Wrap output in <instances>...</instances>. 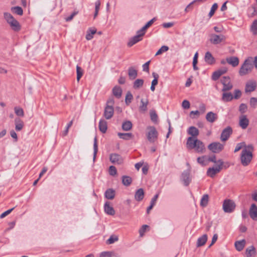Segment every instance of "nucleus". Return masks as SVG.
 I'll use <instances>...</instances> for the list:
<instances>
[{
  "label": "nucleus",
  "instance_id": "nucleus-47",
  "mask_svg": "<svg viewBox=\"0 0 257 257\" xmlns=\"http://www.w3.org/2000/svg\"><path fill=\"white\" fill-rule=\"evenodd\" d=\"M93 149H94L93 160H94L96 158V154H97V153L98 151V146H97L96 137H95L94 140Z\"/></svg>",
  "mask_w": 257,
  "mask_h": 257
},
{
  "label": "nucleus",
  "instance_id": "nucleus-61",
  "mask_svg": "<svg viewBox=\"0 0 257 257\" xmlns=\"http://www.w3.org/2000/svg\"><path fill=\"white\" fill-rule=\"evenodd\" d=\"M241 95V91L238 89H235L234 92L233 98L238 99Z\"/></svg>",
  "mask_w": 257,
  "mask_h": 257
},
{
  "label": "nucleus",
  "instance_id": "nucleus-54",
  "mask_svg": "<svg viewBox=\"0 0 257 257\" xmlns=\"http://www.w3.org/2000/svg\"><path fill=\"white\" fill-rule=\"evenodd\" d=\"M90 33H88L86 35V39L87 40H90L93 38V35L96 33V31L95 30H90Z\"/></svg>",
  "mask_w": 257,
  "mask_h": 257
},
{
  "label": "nucleus",
  "instance_id": "nucleus-15",
  "mask_svg": "<svg viewBox=\"0 0 257 257\" xmlns=\"http://www.w3.org/2000/svg\"><path fill=\"white\" fill-rule=\"evenodd\" d=\"M181 180L183 182L185 186H187L189 185L191 180L189 170H185L182 173L181 176Z\"/></svg>",
  "mask_w": 257,
  "mask_h": 257
},
{
  "label": "nucleus",
  "instance_id": "nucleus-53",
  "mask_svg": "<svg viewBox=\"0 0 257 257\" xmlns=\"http://www.w3.org/2000/svg\"><path fill=\"white\" fill-rule=\"evenodd\" d=\"M204 0H194L191 3H190L185 8V11L187 12L189 11L190 9H192V5L196 3L197 2H203Z\"/></svg>",
  "mask_w": 257,
  "mask_h": 257
},
{
  "label": "nucleus",
  "instance_id": "nucleus-37",
  "mask_svg": "<svg viewBox=\"0 0 257 257\" xmlns=\"http://www.w3.org/2000/svg\"><path fill=\"white\" fill-rule=\"evenodd\" d=\"M233 98V96L230 92L223 93L222 94V100L225 102L231 101Z\"/></svg>",
  "mask_w": 257,
  "mask_h": 257
},
{
  "label": "nucleus",
  "instance_id": "nucleus-59",
  "mask_svg": "<svg viewBox=\"0 0 257 257\" xmlns=\"http://www.w3.org/2000/svg\"><path fill=\"white\" fill-rule=\"evenodd\" d=\"M118 240V237L117 236H111L107 240V244H112L115 241Z\"/></svg>",
  "mask_w": 257,
  "mask_h": 257
},
{
  "label": "nucleus",
  "instance_id": "nucleus-64",
  "mask_svg": "<svg viewBox=\"0 0 257 257\" xmlns=\"http://www.w3.org/2000/svg\"><path fill=\"white\" fill-rule=\"evenodd\" d=\"M111 251H103L100 253V257H111Z\"/></svg>",
  "mask_w": 257,
  "mask_h": 257
},
{
  "label": "nucleus",
  "instance_id": "nucleus-11",
  "mask_svg": "<svg viewBox=\"0 0 257 257\" xmlns=\"http://www.w3.org/2000/svg\"><path fill=\"white\" fill-rule=\"evenodd\" d=\"M221 83L223 85L222 88L223 91H227L232 88L233 85L231 83L230 77L228 76H224L221 80Z\"/></svg>",
  "mask_w": 257,
  "mask_h": 257
},
{
  "label": "nucleus",
  "instance_id": "nucleus-9",
  "mask_svg": "<svg viewBox=\"0 0 257 257\" xmlns=\"http://www.w3.org/2000/svg\"><path fill=\"white\" fill-rule=\"evenodd\" d=\"M144 35L145 32H141L140 30L138 31L137 35L130 39L127 43V46L128 47H132L138 42L141 41Z\"/></svg>",
  "mask_w": 257,
  "mask_h": 257
},
{
  "label": "nucleus",
  "instance_id": "nucleus-40",
  "mask_svg": "<svg viewBox=\"0 0 257 257\" xmlns=\"http://www.w3.org/2000/svg\"><path fill=\"white\" fill-rule=\"evenodd\" d=\"M156 20V18H154L153 19L151 20L150 21H149L141 29H140L141 32H145V33L146 30L148 28H149Z\"/></svg>",
  "mask_w": 257,
  "mask_h": 257
},
{
  "label": "nucleus",
  "instance_id": "nucleus-23",
  "mask_svg": "<svg viewBox=\"0 0 257 257\" xmlns=\"http://www.w3.org/2000/svg\"><path fill=\"white\" fill-rule=\"evenodd\" d=\"M226 62L233 67L237 66L239 64V59L236 57H230L226 58Z\"/></svg>",
  "mask_w": 257,
  "mask_h": 257
},
{
  "label": "nucleus",
  "instance_id": "nucleus-12",
  "mask_svg": "<svg viewBox=\"0 0 257 257\" xmlns=\"http://www.w3.org/2000/svg\"><path fill=\"white\" fill-rule=\"evenodd\" d=\"M232 128L229 126L223 130L220 136L221 141L223 142L226 141L232 134Z\"/></svg>",
  "mask_w": 257,
  "mask_h": 257
},
{
  "label": "nucleus",
  "instance_id": "nucleus-63",
  "mask_svg": "<svg viewBox=\"0 0 257 257\" xmlns=\"http://www.w3.org/2000/svg\"><path fill=\"white\" fill-rule=\"evenodd\" d=\"M182 107L185 109H188L190 107V102L187 100H184L182 102Z\"/></svg>",
  "mask_w": 257,
  "mask_h": 257
},
{
  "label": "nucleus",
  "instance_id": "nucleus-50",
  "mask_svg": "<svg viewBox=\"0 0 257 257\" xmlns=\"http://www.w3.org/2000/svg\"><path fill=\"white\" fill-rule=\"evenodd\" d=\"M245 147H246V146H245L244 143H238L235 147L234 152L235 153H236V152L239 151L240 150H241L243 148H244Z\"/></svg>",
  "mask_w": 257,
  "mask_h": 257
},
{
  "label": "nucleus",
  "instance_id": "nucleus-35",
  "mask_svg": "<svg viewBox=\"0 0 257 257\" xmlns=\"http://www.w3.org/2000/svg\"><path fill=\"white\" fill-rule=\"evenodd\" d=\"M132 182V179L128 176H123L122 177V183L125 186H130Z\"/></svg>",
  "mask_w": 257,
  "mask_h": 257
},
{
  "label": "nucleus",
  "instance_id": "nucleus-18",
  "mask_svg": "<svg viewBox=\"0 0 257 257\" xmlns=\"http://www.w3.org/2000/svg\"><path fill=\"white\" fill-rule=\"evenodd\" d=\"M204 60L206 63L209 65L215 63V60L210 52H207L205 54Z\"/></svg>",
  "mask_w": 257,
  "mask_h": 257
},
{
  "label": "nucleus",
  "instance_id": "nucleus-19",
  "mask_svg": "<svg viewBox=\"0 0 257 257\" xmlns=\"http://www.w3.org/2000/svg\"><path fill=\"white\" fill-rule=\"evenodd\" d=\"M104 209L105 212L110 215H113L115 214V211L113 208L110 206V202H106L104 206Z\"/></svg>",
  "mask_w": 257,
  "mask_h": 257
},
{
  "label": "nucleus",
  "instance_id": "nucleus-10",
  "mask_svg": "<svg viewBox=\"0 0 257 257\" xmlns=\"http://www.w3.org/2000/svg\"><path fill=\"white\" fill-rule=\"evenodd\" d=\"M224 148V145L219 142H214L209 144L208 149L214 153L220 152Z\"/></svg>",
  "mask_w": 257,
  "mask_h": 257
},
{
  "label": "nucleus",
  "instance_id": "nucleus-42",
  "mask_svg": "<svg viewBox=\"0 0 257 257\" xmlns=\"http://www.w3.org/2000/svg\"><path fill=\"white\" fill-rule=\"evenodd\" d=\"M250 30L254 35H257V20H254L251 26Z\"/></svg>",
  "mask_w": 257,
  "mask_h": 257
},
{
  "label": "nucleus",
  "instance_id": "nucleus-6",
  "mask_svg": "<svg viewBox=\"0 0 257 257\" xmlns=\"http://www.w3.org/2000/svg\"><path fill=\"white\" fill-rule=\"evenodd\" d=\"M148 132L147 134V137L148 141L151 143L155 142L158 136V133L156 128L153 126H149L147 127Z\"/></svg>",
  "mask_w": 257,
  "mask_h": 257
},
{
  "label": "nucleus",
  "instance_id": "nucleus-13",
  "mask_svg": "<svg viewBox=\"0 0 257 257\" xmlns=\"http://www.w3.org/2000/svg\"><path fill=\"white\" fill-rule=\"evenodd\" d=\"M225 39V37L223 35H218L213 34L210 35V38L209 40L212 44L214 45H217L224 41Z\"/></svg>",
  "mask_w": 257,
  "mask_h": 257
},
{
  "label": "nucleus",
  "instance_id": "nucleus-56",
  "mask_svg": "<svg viewBox=\"0 0 257 257\" xmlns=\"http://www.w3.org/2000/svg\"><path fill=\"white\" fill-rule=\"evenodd\" d=\"M109 173L111 176H114L117 173L116 168L113 166H111L109 168Z\"/></svg>",
  "mask_w": 257,
  "mask_h": 257
},
{
  "label": "nucleus",
  "instance_id": "nucleus-34",
  "mask_svg": "<svg viewBox=\"0 0 257 257\" xmlns=\"http://www.w3.org/2000/svg\"><path fill=\"white\" fill-rule=\"evenodd\" d=\"M118 136L120 139H122L125 140H128L132 139L134 136H133V134L130 133H118Z\"/></svg>",
  "mask_w": 257,
  "mask_h": 257
},
{
  "label": "nucleus",
  "instance_id": "nucleus-58",
  "mask_svg": "<svg viewBox=\"0 0 257 257\" xmlns=\"http://www.w3.org/2000/svg\"><path fill=\"white\" fill-rule=\"evenodd\" d=\"M149 226L148 225H143L141 229L139 230V233L141 236H143L147 228H148Z\"/></svg>",
  "mask_w": 257,
  "mask_h": 257
},
{
  "label": "nucleus",
  "instance_id": "nucleus-30",
  "mask_svg": "<svg viewBox=\"0 0 257 257\" xmlns=\"http://www.w3.org/2000/svg\"><path fill=\"white\" fill-rule=\"evenodd\" d=\"M112 93L116 98H119L121 96L122 89L120 86H115L112 89Z\"/></svg>",
  "mask_w": 257,
  "mask_h": 257
},
{
  "label": "nucleus",
  "instance_id": "nucleus-43",
  "mask_svg": "<svg viewBox=\"0 0 257 257\" xmlns=\"http://www.w3.org/2000/svg\"><path fill=\"white\" fill-rule=\"evenodd\" d=\"M76 72H77V80L78 81H79L80 78L83 75V70L81 69V68L78 65H77L76 66Z\"/></svg>",
  "mask_w": 257,
  "mask_h": 257
},
{
  "label": "nucleus",
  "instance_id": "nucleus-5",
  "mask_svg": "<svg viewBox=\"0 0 257 257\" xmlns=\"http://www.w3.org/2000/svg\"><path fill=\"white\" fill-rule=\"evenodd\" d=\"M114 100L112 97H109L107 100L106 106L104 108L103 115L106 119H110L113 115V105Z\"/></svg>",
  "mask_w": 257,
  "mask_h": 257
},
{
  "label": "nucleus",
  "instance_id": "nucleus-25",
  "mask_svg": "<svg viewBox=\"0 0 257 257\" xmlns=\"http://www.w3.org/2000/svg\"><path fill=\"white\" fill-rule=\"evenodd\" d=\"M128 75L130 79H135L138 76V71L134 67H130L128 69Z\"/></svg>",
  "mask_w": 257,
  "mask_h": 257
},
{
  "label": "nucleus",
  "instance_id": "nucleus-16",
  "mask_svg": "<svg viewBox=\"0 0 257 257\" xmlns=\"http://www.w3.org/2000/svg\"><path fill=\"white\" fill-rule=\"evenodd\" d=\"M256 82L254 80L248 81L245 85V92H251L255 90L256 88Z\"/></svg>",
  "mask_w": 257,
  "mask_h": 257
},
{
  "label": "nucleus",
  "instance_id": "nucleus-22",
  "mask_svg": "<svg viewBox=\"0 0 257 257\" xmlns=\"http://www.w3.org/2000/svg\"><path fill=\"white\" fill-rule=\"evenodd\" d=\"M206 119L207 121L213 123L217 119V115L212 111H210L207 113Z\"/></svg>",
  "mask_w": 257,
  "mask_h": 257
},
{
  "label": "nucleus",
  "instance_id": "nucleus-14",
  "mask_svg": "<svg viewBox=\"0 0 257 257\" xmlns=\"http://www.w3.org/2000/svg\"><path fill=\"white\" fill-rule=\"evenodd\" d=\"M110 162L115 164L120 165L123 162V159L119 154L113 153L111 154L109 156Z\"/></svg>",
  "mask_w": 257,
  "mask_h": 257
},
{
  "label": "nucleus",
  "instance_id": "nucleus-21",
  "mask_svg": "<svg viewBox=\"0 0 257 257\" xmlns=\"http://www.w3.org/2000/svg\"><path fill=\"white\" fill-rule=\"evenodd\" d=\"M188 134L191 136V137L197 139V137L199 134V130L195 126H190L187 131Z\"/></svg>",
  "mask_w": 257,
  "mask_h": 257
},
{
  "label": "nucleus",
  "instance_id": "nucleus-62",
  "mask_svg": "<svg viewBox=\"0 0 257 257\" xmlns=\"http://www.w3.org/2000/svg\"><path fill=\"white\" fill-rule=\"evenodd\" d=\"M78 13V11H74V12H73L72 13V14L70 16L65 18L66 21L69 22V21H71L73 19V18H74V17L75 16H76Z\"/></svg>",
  "mask_w": 257,
  "mask_h": 257
},
{
  "label": "nucleus",
  "instance_id": "nucleus-48",
  "mask_svg": "<svg viewBox=\"0 0 257 257\" xmlns=\"http://www.w3.org/2000/svg\"><path fill=\"white\" fill-rule=\"evenodd\" d=\"M133 96L130 92H127L125 96V103L127 105L129 104L133 99Z\"/></svg>",
  "mask_w": 257,
  "mask_h": 257
},
{
  "label": "nucleus",
  "instance_id": "nucleus-32",
  "mask_svg": "<svg viewBox=\"0 0 257 257\" xmlns=\"http://www.w3.org/2000/svg\"><path fill=\"white\" fill-rule=\"evenodd\" d=\"M207 240V235L206 234H203L202 236L199 237L197 242V246L198 247L204 245L206 242Z\"/></svg>",
  "mask_w": 257,
  "mask_h": 257
},
{
  "label": "nucleus",
  "instance_id": "nucleus-60",
  "mask_svg": "<svg viewBox=\"0 0 257 257\" xmlns=\"http://www.w3.org/2000/svg\"><path fill=\"white\" fill-rule=\"evenodd\" d=\"M150 63V61H149L145 63L143 65V70L144 71L148 72L149 71V64Z\"/></svg>",
  "mask_w": 257,
  "mask_h": 257
},
{
  "label": "nucleus",
  "instance_id": "nucleus-45",
  "mask_svg": "<svg viewBox=\"0 0 257 257\" xmlns=\"http://www.w3.org/2000/svg\"><path fill=\"white\" fill-rule=\"evenodd\" d=\"M14 110L17 115L22 117L24 116V112L23 109L22 108L15 107Z\"/></svg>",
  "mask_w": 257,
  "mask_h": 257
},
{
  "label": "nucleus",
  "instance_id": "nucleus-33",
  "mask_svg": "<svg viewBox=\"0 0 257 257\" xmlns=\"http://www.w3.org/2000/svg\"><path fill=\"white\" fill-rule=\"evenodd\" d=\"M105 197L108 199L112 200L115 197V191L112 189H108L105 192Z\"/></svg>",
  "mask_w": 257,
  "mask_h": 257
},
{
  "label": "nucleus",
  "instance_id": "nucleus-51",
  "mask_svg": "<svg viewBox=\"0 0 257 257\" xmlns=\"http://www.w3.org/2000/svg\"><path fill=\"white\" fill-rule=\"evenodd\" d=\"M221 75V73H220L219 71H216L214 72L212 75V79L213 80L216 81L220 77V76Z\"/></svg>",
  "mask_w": 257,
  "mask_h": 257
},
{
  "label": "nucleus",
  "instance_id": "nucleus-36",
  "mask_svg": "<svg viewBox=\"0 0 257 257\" xmlns=\"http://www.w3.org/2000/svg\"><path fill=\"white\" fill-rule=\"evenodd\" d=\"M144 80L142 79H138L134 82L133 87L134 89H139L142 87L144 84Z\"/></svg>",
  "mask_w": 257,
  "mask_h": 257
},
{
  "label": "nucleus",
  "instance_id": "nucleus-28",
  "mask_svg": "<svg viewBox=\"0 0 257 257\" xmlns=\"http://www.w3.org/2000/svg\"><path fill=\"white\" fill-rule=\"evenodd\" d=\"M255 249L253 246L248 247L245 250V255L246 257H252L255 255Z\"/></svg>",
  "mask_w": 257,
  "mask_h": 257
},
{
  "label": "nucleus",
  "instance_id": "nucleus-46",
  "mask_svg": "<svg viewBox=\"0 0 257 257\" xmlns=\"http://www.w3.org/2000/svg\"><path fill=\"white\" fill-rule=\"evenodd\" d=\"M217 8H218L217 4L214 3L212 6V7L211 8L210 11V12H209V13L208 14V16H209V18H211V17H212L213 16L215 11L217 9Z\"/></svg>",
  "mask_w": 257,
  "mask_h": 257
},
{
  "label": "nucleus",
  "instance_id": "nucleus-4",
  "mask_svg": "<svg viewBox=\"0 0 257 257\" xmlns=\"http://www.w3.org/2000/svg\"><path fill=\"white\" fill-rule=\"evenodd\" d=\"M252 62L253 58L252 57H249L246 58L240 68L239 74L242 76L250 73L253 68Z\"/></svg>",
  "mask_w": 257,
  "mask_h": 257
},
{
  "label": "nucleus",
  "instance_id": "nucleus-41",
  "mask_svg": "<svg viewBox=\"0 0 257 257\" xmlns=\"http://www.w3.org/2000/svg\"><path fill=\"white\" fill-rule=\"evenodd\" d=\"M141 105L140 106V110L142 111H145L147 109V105L148 101L146 100L145 101L144 99H142L141 100Z\"/></svg>",
  "mask_w": 257,
  "mask_h": 257
},
{
  "label": "nucleus",
  "instance_id": "nucleus-38",
  "mask_svg": "<svg viewBox=\"0 0 257 257\" xmlns=\"http://www.w3.org/2000/svg\"><path fill=\"white\" fill-rule=\"evenodd\" d=\"M132 127V123L130 121H125L122 123V128L125 131L130 130Z\"/></svg>",
  "mask_w": 257,
  "mask_h": 257
},
{
  "label": "nucleus",
  "instance_id": "nucleus-8",
  "mask_svg": "<svg viewBox=\"0 0 257 257\" xmlns=\"http://www.w3.org/2000/svg\"><path fill=\"white\" fill-rule=\"evenodd\" d=\"M217 162L219 163L218 165L208 169L207 171V175L208 176L213 178L221 170L222 166L223 164V161L221 160H219Z\"/></svg>",
  "mask_w": 257,
  "mask_h": 257
},
{
  "label": "nucleus",
  "instance_id": "nucleus-26",
  "mask_svg": "<svg viewBox=\"0 0 257 257\" xmlns=\"http://www.w3.org/2000/svg\"><path fill=\"white\" fill-rule=\"evenodd\" d=\"M245 243L246 241L245 239L236 241L234 243L236 249L238 251H241L244 247Z\"/></svg>",
  "mask_w": 257,
  "mask_h": 257
},
{
  "label": "nucleus",
  "instance_id": "nucleus-27",
  "mask_svg": "<svg viewBox=\"0 0 257 257\" xmlns=\"http://www.w3.org/2000/svg\"><path fill=\"white\" fill-rule=\"evenodd\" d=\"M15 130L17 131H21L24 126V122L19 118H15Z\"/></svg>",
  "mask_w": 257,
  "mask_h": 257
},
{
  "label": "nucleus",
  "instance_id": "nucleus-3",
  "mask_svg": "<svg viewBox=\"0 0 257 257\" xmlns=\"http://www.w3.org/2000/svg\"><path fill=\"white\" fill-rule=\"evenodd\" d=\"M4 18L13 31L17 32L21 30V24L11 14L8 12H4Z\"/></svg>",
  "mask_w": 257,
  "mask_h": 257
},
{
  "label": "nucleus",
  "instance_id": "nucleus-31",
  "mask_svg": "<svg viewBox=\"0 0 257 257\" xmlns=\"http://www.w3.org/2000/svg\"><path fill=\"white\" fill-rule=\"evenodd\" d=\"M11 12L19 16H22L23 15V10L19 6L13 7L11 8Z\"/></svg>",
  "mask_w": 257,
  "mask_h": 257
},
{
  "label": "nucleus",
  "instance_id": "nucleus-39",
  "mask_svg": "<svg viewBox=\"0 0 257 257\" xmlns=\"http://www.w3.org/2000/svg\"><path fill=\"white\" fill-rule=\"evenodd\" d=\"M209 200V196L207 194H204L203 195L201 201H200V205L202 207L206 206L208 204Z\"/></svg>",
  "mask_w": 257,
  "mask_h": 257
},
{
  "label": "nucleus",
  "instance_id": "nucleus-20",
  "mask_svg": "<svg viewBox=\"0 0 257 257\" xmlns=\"http://www.w3.org/2000/svg\"><path fill=\"white\" fill-rule=\"evenodd\" d=\"M239 125L242 129H245L249 124V120L245 115H242L239 119Z\"/></svg>",
  "mask_w": 257,
  "mask_h": 257
},
{
  "label": "nucleus",
  "instance_id": "nucleus-52",
  "mask_svg": "<svg viewBox=\"0 0 257 257\" xmlns=\"http://www.w3.org/2000/svg\"><path fill=\"white\" fill-rule=\"evenodd\" d=\"M151 119L152 121L157 122L158 120V115L155 111H151L150 112Z\"/></svg>",
  "mask_w": 257,
  "mask_h": 257
},
{
  "label": "nucleus",
  "instance_id": "nucleus-44",
  "mask_svg": "<svg viewBox=\"0 0 257 257\" xmlns=\"http://www.w3.org/2000/svg\"><path fill=\"white\" fill-rule=\"evenodd\" d=\"M206 157L205 156L199 157L197 158V162L202 166H205L206 165Z\"/></svg>",
  "mask_w": 257,
  "mask_h": 257
},
{
  "label": "nucleus",
  "instance_id": "nucleus-24",
  "mask_svg": "<svg viewBox=\"0 0 257 257\" xmlns=\"http://www.w3.org/2000/svg\"><path fill=\"white\" fill-rule=\"evenodd\" d=\"M144 191L142 188L137 190L135 194V198L137 201H142L144 197Z\"/></svg>",
  "mask_w": 257,
  "mask_h": 257
},
{
  "label": "nucleus",
  "instance_id": "nucleus-29",
  "mask_svg": "<svg viewBox=\"0 0 257 257\" xmlns=\"http://www.w3.org/2000/svg\"><path fill=\"white\" fill-rule=\"evenodd\" d=\"M98 127H99V131L101 133H106L107 129V122L103 119L100 120L99 122Z\"/></svg>",
  "mask_w": 257,
  "mask_h": 257
},
{
  "label": "nucleus",
  "instance_id": "nucleus-7",
  "mask_svg": "<svg viewBox=\"0 0 257 257\" xmlns=\"http://www.w3.org/2000/svg\"><path fill=\"white\" fill-rule=\"evenodd\" d=\"M235 207V203L232 200L225 199L223 202L222 208L225 213L232 212L234 210Z\"/></svg>",
  "mask_w": 257,
  "mask_h": 257
},
{
  "label": "nucleus",
  "instance_id": "nucleus-57",
  "mask_svg": "<svg viewBox=\"0 0 257 257\" xmlns=\"http://www.w3.org/2000/svg\"><path fill=\"white\" fill-rule=\"evenodd\" d=\"M247 105L244 103H241L239 107V111L243 113H244L247 110Z\"/></svg>",
  "mask_w": 257,
  "mask_h": 257
},
{
  "label": "nucleus",
  "instance_id": "nucleus-2",
  "mask_svg": "<svg viewBox=\"0 0 257 257\" xmlns=\"http://www.w3.org/2000/svg\"><path fill=\"white\" fill-rule=\"evenodd\" d=\"M253 147L252 145H248L243 149L240 156V161L244 166H247L252 159V152Z\"/></svg>",
  "mask_w": 257,
  "mask_h": 257
},
{
  "label": "nucleus",
  "instance_id": "nucleus-49",
  "mask_svg": "<svg viewBox=\"0 0 257 257\" xmlns=\"http://www.w3.org/2000/svg\"><path fill=\"white\" fill-rule=\"evenodd\" d=\"M169 47L167 46H163L156 53V56L161 54L162 53L167 51Z\"/></svg>",
  "mask_w": 257,
  "mask_h": 257
},
{
  "label": "nucleus",
  "instance_id": "nucleus-17",
  "mask_svg": "<svg viewBox=\"0 0 257 257\" xmlns=\"http://www.w3.org/2000/svg\"><path fill=\"white\" fill-rule=\"evenodd\" d=\"M249 214L251 219L257 220V206L255 204L253 203L251 205L249 210Z\"/></svg>",
  "mask_w": 257,
  "mask_h": 257
},
{
  "label": "nucleus",
  "instance_id": "nucleus-55",
  "mask_svg": "<svg viewBox=\"0 0 257 257\" xmlns=\"http://www.w3.org/2000/svg\"><path fill=\"white\" fill-rule=\"evenodd\" d=\"M250 105L253 108H255L257 106V98L251 97L250 99Z\"/></svg>",
  "mask_w": 257,
  "mask_h": 257
},
{
  "label": "nucleus",
  "instance_id": "nucleus-1",
  "mask_svg": "<svg viewBox=\"0 0 257 257\" xmlns=\"http://www.w3.org/2000/svg\"><path fill=\"white\" fill-rule=\"evenodd\" d=\"M186 147L189 150L194 149L196 152L200 154L204 153L205 151L203 143L200 140L193 137H189L187 139Z\"/></svg>",
  "mask_w": 257,
  "mask_h": 257
}]
</instances>
